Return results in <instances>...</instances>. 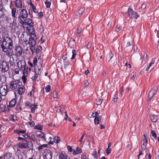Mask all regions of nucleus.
I'll list each match as a JSON object with an SVG mask.
<instances>
[{
  "label": "nucleus",
  "mask_w": 159,
  "mask_h": 159,
  "mask_svg": "<svg viewBox=\"0 0 159 159\" xmlns=\"http://www.w3.org/2000/svg\"><path fill=\"white\" fill-rule=\"evenodd\" d=\"M39 29L41 32H43L44 31L43 26L42 25H40L39 27Z\"/></svg>",
  "instance_id": "5fc2aeb1"
},
{
  "label": "nucleus",
  "mask_w": 159,
  "mask_h": 159,
  "mask_svg": "<svg viewBox=\"0 0 159 159\" xmlns=\"http://www.w3.org/2000/svg\"><path fill=\"white\" fill-rule=\"evenodd\" d=\"M67 58V55H64L62 57V58L63 60H65Z\"/></svg>",
  "instance_id": "0e129e2a"
},
{
  "label": "nucleus",
  "mask_w": 159,
  "mask_h": 159,
  "mask_svg": "<svg viewBox=\"0 0 159 159\" xmlns=\"http://www.w3.org/2000/svg\"><path fill=\"white\" fill-rule=\"evenodd\" d=\"M67 149L70 152H73L74 150L72 149V147L70 146H68L67 147Z\"/></svg>",
  "instance_id": "3c124183"
},
{
  "label": "nucleus",
  "mask_w": 159,
  "mask_h": 159,
  "mask_svg": "<svg viewBox=\"0 0 159 159\" xmlns=\"http://www.w3.org/2000/svg\"><path fill=\"white\" fill-rule=\"evenodd\" d=\"M39 16L40 17H42L43 16V14L42 12H40L39 13Z\"/></svg>",
  "instance_id": "774afa93"
},
{
  "label": "nucleus",
  "mask_w": 159,
  "mask_h": 159,
  "mask_svg": "<svg viewBox=\"0 0 159 159\" xmlns=\"http://www.w3.org/2000/svg\"><path fill=\"white\" fill-rule=\"evenodd\" d=\"M158 89L157 87H155L152 89L150 91L148 95V99L149 101L155 95H156Z\"/></svg>",
  "instance_id": "f8f14e48"
},
{
  "label": "nucleus",
  "mask_w": 159,
  "mask_h": 159,
  "mask_svg": "<svg viewBox=\"0 0 159 159\" xmlns=\"http://www.w3.org/2000/svg\"><path fill=\"white\" fill-rule=\"evenodd\" d=\"M118 98V95L116 93V94L114 95V97L113 98L112 101L113 102H115L117 101Z\"/></svg>",
  "instance_id": "58836bf2"
},
{
  "label": "nucleus",
  "mask_w": 159,
  "mask_h": 159,
  "mask_svg": "<svg viewBox=\"0 0 159 159\" xmlns=\"http://www.w3.org/2000/svg\"><path fill=\"white\" fill-rule=\"evenodd\" d=\"M48 146L47 144L41 145L38 148V150L39 151L43 149V148L47 147Z\"/></svg>",
  "instance_id": "72a5a7b5"
},
{
  "label": "nucleus",
  "mask_w": 159,
  "mask_h": 159,
  "mask_svg": "<svg viewBox=\"0 0 159 159\" xmlns=\"http://www.w3.org/2000/svg\"><path fill=\"white\" fill-rule=\"evenodd\" d=\"M121 28V27H120V26H117L116 28V31H117V32L119 31L120 30Z\"/></svg>",
  "instance_id": "680f3d73"
},
{
  "label": "nucleus",
  "mask_w": 159,
  "mask_h": 159,
  "mask_svg": "<svg viewBox=\"0 0 159 159\" xmlns=\"http://www.w3.org/2000/svg\"><path fill=\"white\" fill-rule=\"evenodd\" d=\"M28 14L26 11L25 9H22L20 12L18 18V20L20 24H23L24 20L28 16Z\"/></svg>",
  "instance_id": "7ed1b4c3"
},
{
  "label": "nucleus",
  "mask_w": 159,
  "mask_h": 159,
  "mask_svg": "<svg viewBox=\"0 0 159 159\" xmlns=\"http://www.w3.org/2000/svg\"><path fill=\"white\" fill-rule=\"evenodd\" d=\"M147 54L145 53H144L143 55V59L144 60H145L147 58Z\"/></svg>",
  "instance_id": "052dcab7"
},
{
  "label": "nucleus",
  "mask_w": 159,
  "mask_h": 159,
  "mask_svg": "<svg viewBox=\"0 0 159 159\" xmlns=\"http://www.w3.org/2000/svg\"><path fill=\"white\" fill-rule=\"evenodd\" d=\"M13 43L12 39L8 37H5L3 39L2 51L6 53L8 57H11L12 54V50L13 46Z\"/></svg>",
  "instance_id": "f257e3e1"
},
{
  "label": "nucleus",
  "mask_w": 159,
  "mask_h": 159,
  "mask_svg": "<svg viewBox=\"0 0 159 159\" xmlns=\"http://www.w3.org/2000/svg\"><path fill=\"white\" fill-rule=\"evenodd\" d=\"M35 45H31V47H30V49L31 51H32V53H33L35 49V48L34 47V46Z\"/></svg>",
  "instance_id": "8fccbe9b"
},
{
  "label": "nucleus",
  "mask_w": 159,
  "mask_h": 159,
  "mask_svg": "<svg viewBox=\"0 0 159 159\" xmlns=\"http://www.w3.org/2000/svg\"><path fill=\"white\" fill-rule=\"evenodd\" d=\"M14 72L16 74H17L19 73V70L18 69H15L14 71Z\"/></svg>",
  "instance_id": "338daca9"
},
{
  "label": "nucleus",
  "mask_w": 159,
  "mask_h": 159,
  "mask_svg": "<svg viewBox=\"0 0 159 159\" xmlns=\"http://www.w3.org/2000/svg\"><path fill=\"white\" fill-rule=\"evenodd\" d=\"M103 101V100L100 99H96V104L97 105H100L102 102V101Z\"/></svg>",
  "instance_id": "ea45409f"
},
{
  "label": "nucleus",
  "mask_w": 159,
  "mask_h": 159,
  "mask_svg": "<svg viewBox=\"0 0 159 159\" xmlns=\"http://www.w3.org/2000/svg\"><path fill=\"white\" fill-rule=\"evenodd\" d=\"M32 105V104L29 102H27L25 103V106L27 107H28L29 108H30Z\"/></svg>",
  "instance_id": "de8ad7c7"
},
{
  "label": "nucleus",
  "mask_w": 159,
  "mask_h": 159,
  "mask_svg": "<svg viewBox=\"0 0 159 159\" xmlns=\"http://www.w3.org/2000/svg\"><path fill=\"white\" fill-rule=\"evenodd\" d=\"M144 138L141 141V147L142 151H144L146 147L148 144V138L146 134H144L143 135Z\"/></svg>",
  "instance_id": "9b49d317"
},
{
  "label": "nucleus",
  "mask_w": 159,
  "mask_h": 159,
  "mask_svg": "<svg viewBox=\"0 0 159 159\" xmlns=\"http://www.w3.org/2000/svg\"><path fill=\"white\" fill-rule=\"evenodd\" d=\"M89 82L88 81H86L84 83V85L85 87H86L89 85Z\"/></svg>",
  "instance_id": "e2e57ef3"
},
{
  "label": "nucleus",
  "mask_w": 159,
  "mask_h": 159,
  "mask_svg": "<svg viewBox=\"0 0 159 159\" xmlns=\"http://www.w3.org/2000/svg\"><path fill=\"white\" fill-rule=\"evenodd\" d=\"M42 48L40 46H38V47L36 48V52L37 54L39 53L42 50Z\"/></svg>",
  "instance_id": "f704fd0d"
},
{
  "label": "nucleus",
  "mask_w": 159,
  "mask_h": 159,
  "mask_svg": "<svg viewBox=\"0 0 159 159\" xmlns=\"http://www.w3.org/2000/svg\"><path fill=\"white\" fill-rule=\"evenodd\" d=\"M44 157L46 159H52V154L50 151L49 150L47 152H45Z\"/></svg>",
  "instance_id": "6ab92c4d"
},
{
  "label": "nucleus",
  "mask_w": 159,
  "mask_h": 159,
  "mask_svg": "<svg viewBox=\"0 0 159 159\" xmlns=\"http://www.w3.org/2000/svg\"><path fill=\"white\" fill-rule=\"evenodd\" d=\"M112 24V22L111 21H110L109 22L108 24H107V26L108 27H110L111 25Z\"/></svg>",
  "instance_id": "69168bd1"
},
{
  "label": "nucleus",
  "mask_w": 159,
  "mask_h": 159,
  "mask_svg": "<svg viewBox=\"0 0 159 159\" xmlns=\"http://www.w3.org/2000/svg\"><path fill=\"white\" fill-rule=\"evenodd\" d=\"M29 139L33 141H37V139L35 138V135L33 134H32L30 136Z\"/></svg>",
  "instance_id": "2f4dec72"
},
{
  "label": "nucleus",
  "mask_w": 159,
  "mask_h": 159,
  "mask_svg": "<svg viewBox=\"0 0 159 159\" xmlns=\"http://www.w3.org/2000/svg\"><path fill=\"white\" fill-rule=\"evenodd\" d=\"M29 108L30 109L31 112L33 113L34 112L35 109L37 108V106L35 104H32Z\"/></svg>",
  "instance_id": "a878e982"
},
{
  "label": "nucleus",
  "mask_w": 159,
  "mask_h": 159,
  "mask_svg": "<svg viewBox=\"0 0 159 159\" xmlns=\"http://www.w3.org/2000/svg\"><path fill=\"white\" fill-rule=\"evenodd\" d=\"M0 68L2 72H7L9 68L8 63L4 60L0 65Z\"/></svg>",
  "instance_id": "0eeeda50"
},
{
  "label": "nucleus",
  "mask_w": 159,
  "mask_h": 159,
  "mask_svg": "<svg viewBox=\"0 0 159 159\" xmlns=\"http://www.w3.org/2000/svg\"><path fill=\"white\" fill-rule=\"evenodd\" d=\"M23 24H21L23 25H27L30 26V30H33V26L34 25V23L32 21V19L29 18H26L24 20Z\"/></svg>",
  "instance_id": "1a4fd4ad"
},
{
  "label": "nucleus",
  "mask_w": 159,
  "mask_h": 159,
  "mask_svg": "<svg viewBox=\"0 0 159 159\" xmlns=\"http://www.w3.org/2000/svg\"><path fill=\"white\" fill-rule=\"evenodd\" d=\"M30 37L31 39H34L36 40L37 39V36L36 34H32Z\"/></svg>",
  "instance_id": "a19ab883"
},
{
  "label": "nucleus",
  "mask_w": 159,
  "mask_h": 159,
  "mask_svg": "<svg viewBox=\"0 0 159 159\" xmlns=\"http://www.w3.org/2000/svg\"><path fill=\"white\" fill-rule=\"evenodd\" d=\"M101 118V116H98V117H96L94 119V123L96 125L98 124L100 122V119Z\"/></svg>",
  "instance_id": "bb28decb"
},
{
  "label": "nucleus",
  "mask_w": 159,
  "mask_h": 159,
  "mask_svg": "<svg viewBox=\"0 0 159 159\" xmlns=\"http://www.w3.org/2000/svg\"><path fill=\"white\" fill-rule=\"evenodd\" d=\"M23 51V48L20 46H17L16 47L15 50V55L17 57H20L22 55Z\"/></svg>",
  "instance_id": "ddd939ff"
},
{
  "label": "nucleus",
  "mask_w": 159,
  "mask_h": 159,
  "mask_svg": "<svg viewBox=\"0 0 159 159\" xmlns=\"http://www.w3.org/2000/svg\"><path fill=\"white\" fill-rule=\"evenodd\" d=\"M18 93L20 95H21L25 91V89L23 87H20L18 88Z\"/></svg>",
  "instance_id": "393cba45"
},
{
  "label": "nucleus",
  "mask_w": 159,
  "mask_h": 159,
  "mask_svg": "<svg viewBox=\"0 0 159 159\" xmlns=\"http://www.w3.org/2000/svg\"><path fill=\"white\" fill-rule=\"evenodd\" d=\"M20 83V82L18 80L12 81L10 84L9 87L12 90H15L20 86L19 84Z\"/></svg>",
  "instance_id": "6e6552de"
},
{
  "label": "nucleus",
  "mask_w": 159,
  "mask_h": 159,
  "mask_svg": "<svg viewBox=\"0 0 159 159\" xmlns=\"http://www.w3.org/2000/svg\"><path fill=\"white\" fill-rule=\"evenodd\" d=\"M85 10V8L84 7H82L81 8L79 11L78 13L80 15H81L84 12Z\"/></svg>",
  "instance_id": "e433bc0d"
},
{
  "label": "nucleus",
  "mask_w": 159,
  "mask_h": 159,
  "mask_svg": "<svg viewBox=\"0 0 159 159\" xmlns=\"http://www.w3.org/2000/svg\"><path fill=\"white\" fill-rule=\"evenodd\" d=\"M33 8V11L35 13H37L38 12V10L36 9V7L34 6V5L33 4L31 5Z\"/></svg>",
  "instance_id": "09e8293b"
},
{
  "label": "nucleus",
  "mask_w": 159,
  "mask_h": 159,
  "mask_svg": "<svg viewBox=\"0 0 159 159\" xmlns=\"http://www.w3.org/2000/svg\"><path fill=\"white\" fill-rule=\"evenodd\" d=\"M24 40L25 43L29 44L30 45H35L36 44V40L31 38L30 35L26 34L25 35V37L24 39Z\"/></svg>",
  "instance_id": "423d86ee"
},
{
  "label": "nucleus",
  "mask_w": 159,
  "mask_h": 159,
  "mask_svg": "<svg viewBox=\"0 0 159 159\" xmlns=\"http://www.w3.org/2000/svg\"><path fill=\"white\" fill-rule=\"evenodd\" d=\"M5 9L0 4V18H3L5 16Z\"/></svg>",
  "instance_id": "a211bd4d"
},
{
  "label": "nucleus",
  "mask_w": 159,
  "mask_h": 159,
  "mask_svg": "<svg viewBox=\"0 0 159 159\" xmlns=\"http://www.w3.org/2000/svg\"><path fill=\"white\" fill-rule=\"evenodd\" d=\"M159 118L158 115H153L151 116V119L152 122H156Z\"/></svg>",
  "instance_id": "4be33fe9"
},
{
  "label": "nucleus",
  "mask_w": 159,
  "mask_h": 159,
  "mask_svg": "<svg viewBox=\"0 0 159 159\" xmlns=\"http://www.w3.org/2000/svg\"><path fill=\"white\" fill-rule=\"evenodd\" d=\"M45 3L47 7L49 8L50 7L51 2H49L48 0H46Z\"/></svg>",
  "instance_id": "79ce46f5"
},
{
  "label": "nucleus",
  "mask_w": 159,
  "mask_h": 159,
  "mask_svg": "<svg viewBox=\"0 0 159 159\" xmlns=\"http://www.w3.org/2000/svg\"><path fill=\"white\" fill-rule=\"evenodd\" d=\"M53 96L54 98H59V96L57 91L54 90L53 93Z\"/></svg>",
  "instance_id": "c85d7f7f"
},
{
  "label": "nucleus",
  "mask_w": 159,
  "mask_h": 159,
  "mask_svg": "<svg viewBox=\"0 0 159 159\" xmlns=\"http://www.w3.org/2000/svg\"><path fill=\"white\" fill-rule=\"evenodd\" d=\"M11 26V30L12 32L14 33H16L19 30L18 24L14 21L10 24Z\"/></svg>",
  "instance_id": "9d476101"
},
{
  "label": "nucleus",
  "mask_w": 159,
  "mask_h": 159,
  "mask_svg": "<svg viewBox=\"0 0 159 159\" xmlns=\"http://www.w3.org/2000/svg\"><path fill=\"white\" fill-rule=\"evenodd\" d=\"M38 59H39H39L37 57H35L33 61L34 66V67L35 72L36 74H40L41 72L42 69V62L41 59L38 65Z\"/></svg>",
  "instance_id": "f03ea898"
},
{
  "label": "nucleus",
  "mask_w": 159,
  "mask_h": 159,
  "mask_svg": "<svg viewBox=\"0 0 159 159\" xmlns=\"http://www.w3.org/2000/svg\"><path fill=\"white\" fill-rule=\"evenodd\" d=\"M9 62L11 65L13 66L14 65L15 62H14V59L13 57L12 58L10 57Z\"/></svg>",
  "instance_id": "37998d69"
},
{
  "label": "nucleus",
  "mask_w": 159,
  "mask_h": 159,
  "mask_svg": "<svg viewBox=\"0 0 159 159\" xmlns=\"http://www.w3.org/2000/svg\"><path fill=\"white\" fill-rule=\"evenodd\" d=\"M155 60L154 59H152L151 62L149 63V65L148 66V67L146 69V71H148L149 70L150 68L152 66V65L154 64L155 62Z\"/></svg>",
  "instance_id": "c756f323"
},
{
  "label": "nucleus",
  "mask_w": 159,
  "mask_h": 159,
  "mask_svg": "<svg viewBox=\"0 0 159 159\" xmlns=\"http://www.w3.org/2000/svg\"><path fill=\"white\" fill-rule=\"evenodd\" d=\"M18 67L21 70H25V68L26 67V63L24 60L19 61L17 63Z\"/></svg>",
  "instance_id": "4468645a"
},
{
  "label": "nucleus",
  "mask_w": 159,
  "mask_h": 159,
  "mask_svg": "<svg viewBox=\"0 0 159 159\" xmlns=\"http://www.w3.org/2000/svg\"><path fill=\"white\" fill-rule=\"evenodd\" d=\"M7 87L5 86H2L0 89V94L2 96H5L6 95L8 91Z\"/></svg>",
  "instance_id": "2eb2a0df"
},
{
  "label": "nucleus",
  "mask_w": 159,
  "mask_h": 159,
  "mask_svg": "<svg viewBox=\"0 0 159 159\" xmlns=\"http://www.w3.org/2000/svg\"><path fill=\"white\" fill-rule=\"evenodd\" d=\"M15 4L16 7L18 8H21L22 6V1L21 0H16Z\"/></svg>",
  "instance_id": "aec40b11"
},
{
  "label": "nucleus",
  "mask_w": 159,
  "mask_h": 159,
  "mask_svg": "<svg viewBox=\"0 0 159 159\" xmlns=\"http://www.w3.org/2000/svg\"><path fill=\"white\" fill-rule=\"evenodd\" d=\"M136 75V73L135 72H133L130 75L131 78H133Z\"/></svg>",
  "instance_id": "864d4df0"
},
{
  "label": "nucleus",
  "mask_w": 159,
  "mask_h": 159,
  "mask_svg": "<svg viewBox=\"0 0 159 159\" xmlns=\"http://www.w3.org/2000/svg\"><path fill=\"white\" fill-rule=\"evenodd\" d=\"M73 55L71 58V59L72 60L75 58V57L76 53V51L75 50H73L72 51Z\"/></svg>",
  "instance_id": "4c0bfd02"
},
{
  "label": "nucleus",
  "mask_w": 159,
  "mask_h": 159,
  "mask_svg": "<svg viewBox=\"0 0 159 159\" xmlns=\"http://www.w3.org/2000/svg\"><path fill=\"white\" fill-rule=\"evenodd\" d=\"M51 89V87L50 86L48 85H47L45 88V90L47 92H49L50 91Z\"/></svg>",
  "instance_id": "49530a36"
},
{
  "label": "nucleus",
  "mask_w": 159,
  "mask_h": 159,
  "mask_svg": "<svg viewBox=\"0 0 159 159\" xmlns=\"http://www.w3.org/2000/svg\"><path fill=\"white\" fill-rule=\"evenodd\" d=\"M18 11H16V8L15 7L11 9V15L14 18V21H16V16L18 14Z\"/></svg>",
  "instance_id": "f3484780"
},
{
  "label": "nucleus",
  "mask_w": 159,
  "mask_h": 159,
  "mask_svg": "<svg viewBox=\"0 0 159 159\" xmlns=\"http://www.w3.org/2000/svg\"><path fill=\"white\" fill-rule=\"evenodd\" d=\"M53 139L54 142L57 143H59L60 141V138L58 136H55Z\"/></svg>",
  "instance_id": "7c9ffc66"
},
{
  "label": "nucleus",
  "mask_w": 159,
  "mask_h": 159,
  "mask_svg": "<svg viewBox=\"0 0 159 159\" xmlns=\"http://www.w3.org/2000/svg\"><path fill=\"white\" fill-rule=\"evenodd\" d=\"M65 115L66 116V117L64 119L65 120H68L69 121H71L72 120L70 118H69L67 114V112L66 111L65 112Z\"/></svg>",
  "instance_id": "c9c22d12"
},
{
  "label": "nucleus",
  "mask_w": 159,
  "mask_h": 159,
  "mask_svg": "<svg viewBox=\"0 0 159 159\" xmlns=\"http://www.w3.org/2000/svg\"><path fill=\"white\" fill-rule=\"evenodd\" d=\"M25 142L19 143L18 144V146L19 148H25L28 147L30 149L33 147V145L31 142H30L26 140H25Z\"/></svg>",
  "instance_id": "39448f33"
},
{
  "label": "nucleus",
  "mask_w": 159,
  "mask_h": 159,
  "mask_svg": "<svg viewBox=\"0 0 159 159\" xmlns=\"http://www.w3.org/2000/svg\"><path fill=\"white\" fill-rule=\"evenodd\" d=\"M35 73L36 74L34 76H33L32 77V80L34 81H35L37 80V79L38 78V76L37 75H39L38 74H36L35 72Z\"/></svg>",
  "instance_id": "a18cd8bd"
},
{
  "label": "nucleus",
  "mask_w": 159,
  "mask_h": 159,
  "mask_svg": "<svg viewBox=\"0 0 159 159\" xmlns=\"http://www.w3.org/2000/svg\"><path fill=\"white\" fill-rule=\"evenodd\" d=\"M25 70L23 72V75L22 77V80H23V83L25 84V83L26 82V76H27V73H26V75H25Z\"/></svg>",
  "instance_id": "cd10ccee"
},
{
  "label": "nucleus",
  "mask_w": 159,
  "mask_h": 159,
  "mask_svg": "<svg viewBox=\"0 0 159 159\" xmlns=\"http://www.w3.org/2000/svg\"><path fill=\"white\" fill-rule=\"evenodd\" d=\"M29 123L30 125L31 126H33L34 125V121L32 120H31L30 122H29Z\"/></svg>",
  "instance_id": "6e6d98bb"
},
{
  "label": "nucleus",
  "mask_w": 159,
  "mask_h": 159,
  "mask_svg": "<svg viewBox=\"0 0 159 159\" xmlns=\"http://www.w3.org/2000/svg\"><path fill=\"white\" fill-rule=\"evenodd\" d=\"M59 158V159H70L68 154L64 152H62L60 154Z\"/></svg>",
  "instance_id": "dca6fc26"
},
{
  "label": "nucleus",
  "mask_w": 159,
  "mask_h": 159,
  "mask_svg": "<svg viewBox=\"0 0 159 159\" xmlns=\"http://www.w3.org/2000/svg\"><path fill=\"white\" fill-rule=\"evenodd\" d=\"M36 134L38 137L40 138L43 139H44V140H45V135L43 133L39 131H38L36 132Z\"/></svg>",
  "instance_id": "412c9836"
},
{
  "label": "nucleus",
  "mask_w": 159,
  "mask_h": 159,
  "mask_svg": "<svg viewBox=\"0 0 159 159\" xmlns=\"http://www.w3.org/2000/svg\"><path fill=\"white\" fill-rule=\"evenodd\" d=\"M82 150L79 147H77L76 150H75L73 151V154L74 155H77L82 152Z\"/></svg>",
  "instance_id": "b1692460"
},
{
  "label": "nucleus",
  "mask_w": 159,
  "mask_h": 159,
  "mask_svg": "<svg viewBox=\"0 0 159 159\" xmlns=\"http://www.w3.org/2000/svg\"><path fill=\"white\" fill-rule=\"evenodd\" d=\"M151 134L153 137L154 138L156 139L157 136L155 133L152 130L151 131Z\"/></svg>",
  "instance_id": "603ef678"
},
{
  "label": "nucleus",
  "mask_w": 159,
  "mask_h": 159,
  "mask_svg": "<svg viewBox=\"0 0 159 159\" xmlns=\"http://www.w3.org/2000/svg\"><path fill=\"white\" fill-rule=\"evenodd\" d=\"M43 126L41 125H38L35 126V129L42 130L43 129Z\"/></svg>",
  "instance_id": "473e14b6"
},
{
  "label": "nucleus",
  "mask_w": 159,
  "mask_h": 159,
  "mask_svg": "<svg viewBox=\"0 0 159 159\" xmlns=\"http://www.w3.org/2000/svg\"><path fill=\"white\" fill-rule=\"evenodd\" d=\"M146 7V4L145 3H143L141 5V8L142 9H144Z\"/></svg>",
  "instance_id": "4d7b16f0"
},
{
  "label": "nucleus",
  "mask_w": 159,
  "mask_h": 159,
  "mask_svg": "<svg viewBox=\"0 0 159 159\" xmlns=\"http://www.w3.org/2000/svg\"><path fill=\"white\" fill-rule=\"evenodd\" d=\"M111 149L110 148H108L106 150V153L107 155H109L111 152Z\"/></svg>",
  "instance_id": "c03bdc74"
},
{
  "label": "nucleus",
  "mask_w": 159,
  "mask_h": 159,
  "mask_svg": "<svg viewBox=\"0 0 159 159\" xmlns=\"http://www.w3.org/2000/svg\"><path fill=\"white\" fill-rule=\"evenodd\" d=\"M16 103V100L15 99H13L10 102L9 106L11 107H13L15 106Z\"/></svg>",
  "instance_id": "5701e85b"
},
{
  "label": "nucleus",
  "mask_w": 159,
  "mask_h": 159,
  "mask_svg": "<svg viewBox=\"0 0 159 159\" xmlns=\"http://www.w3.org/2000/svg\"><path fill=\"white\" fill-rule=\"evenodd\" d=\"M81 29L80 28H78L77 29V33L78 34H80L81 33Z\"/></svg>",
  "instance_id": "bf43d9fd"
},
{
  "label": "nucleus",
  "mask_w": 159,
  "mask_h": 159,
  "mask_svg": "<svg viewBox=\"0 0 159 159\" xmlns=\"http://www.w3.org/2000/svg\"><path fill=\"white\" fill-rule=\"evenodd\" d=\"M3 44V40H2L1 39H0V48H1L2 49V45Z\"/></svg>",
  "instance_id": "13d9d810"
},
{
  "label": "nucleus",
  "mask_w": 159,
  "mask_h": 159,
  "mask_svg": "<svg viewBox=\"0 0 159 159\" xmlns=\"http://www.w3.org/2000/svg\"><path fill=\"white\" fill-rule=\"evenodd\" d=\"M125 14L127 15L130 18L137 19L139 16L138 14L136 12L133 11V10L130 8H128V11L125 13Z\"/></svg>",
  "instance_id": "20e7f679"
}]
</instances>
